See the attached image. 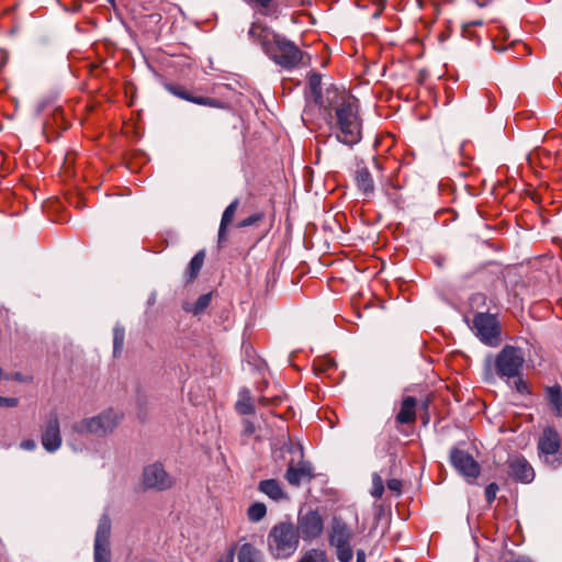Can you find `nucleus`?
Wrapping results in <instances>:
<instances>
[{
  "label": "nucleus",
  "instance_id": "1",
  "mask_svg": "<svg viewBox=\"0 0 562 562\" xmlns=\"http://www.w3.org/2000/svg\"><path fill=\"white\" fill-rule=\"evenodd\" d=\"M321 83L319 75L310 76L308 85L315 101L328 111L330 124L335 120L333 128H335L336 138L345 145L358 144L361 139V122L357 111V99L333 85L322 94Z\"/></svg>",
  "mask_w": 562,
  "mask_h": 562
},
{
  "label": "nucleus",
  "instance_id": "2",
  "mask_svg": "<svg viewBox=\"0 0 562 562\" xmlns=\"http://www.w3.org/2000/svg\"><path fill=\"white\" fill-rule=\"evenodd\" d=\"M248 34L260 44L272 61L284 69L291 70L299 66H306L311 61L310 56L295 43L262 24L252 23Z\"/></svg>",
  "mask_w": 562,
  "mask_h": 562
},
{
  "label": "nucleus",
  "instance_id": "3",
  "mask_svg": "<svg viewBox=\"0 0 562 562\" xmlns=\"http://www.w3.org/2000/svg\"><path fill=\"white\" fill-rule=\"evenodd\" d=\"M300 537L292 522L281 521L274 525L268 533L269 552L277 559L291 557L299 548Z\"/></svg>",
  "mask_w": 562,
  "mask_h": 562
},
{
  "label": "nucleus",
  "instance_id": "4",
  "mask_svg": "<svg viewBox=\"0 0 562 562\" xmlns=\"http://www.w3.org/2000/svg\"><path fill=\"white\" fill-rule=\"evenodd\" d=\"M123 418L124 415L121 411L109 408L95 416L81 419L72 428L79 435L103 438L112 434L120 426Z\"/></svg>",
  "mask_w": 562,
  "mask_h": 562
},
{
  "label": "nucleus",
  "instance_id": "5",
  "mask_svg": "<svg viewBox=\"0 0 562 562\" xmlns=\"http://www.w3.org/2000/svg\"><path fill=\"white\" fill-rule=\"evenodd\" d=\"M525 363L522 351L514 346H505L495 359L496 373L501 378H516Z\"/></svg>",
  "mask_w": 562,
  "mask_h": 562
},
{
  "label": "nucleus",
  "instance_id": "6",
  "mask_svg": "<svg viewBox=\"0 0 562 562\" xmlns=\"http://www.w3.org/2000/svg\"><path fill=\"white\" fill-rule=\"evenodd\" d=\"M351 539L350 528L341 520L334 519L329 543L336 549L337 559L340 562H349L352 559Z\"/></svg>",
  "mask_w": 562,
  "mask_h": 562
},
{
  "label": "nucleus",
  "instance_id": "7",
  "mask_svg": "<svg viewBox=\"0 0 562 562\" xmlns=\"http://www.w3.org/2000/svg\"><path fill=\"white\" fill-rule=\"evenodd\" d=\"M468 326L485 345L496 347L502 341V329L497 318H465Z\"/></svg>",
  "mask_w": 562,
  "mask_h": 562
},
{
  "label": "nucleus",
  "instance_id": "8",
  "mask_svg": "<svg viewBox=\"0 0 562 562\" xmlns=\"http://www.w3.org/2000/svg\"><path fill=\"white\" fill-rule=\"evenodd\" d=\"M295 528L300 538L304 541H312L323 533L324 519L315 509H301L297 515V527Z\"/></svg>",
  "mask_w": 562,
  "mask_h": 562
},
{
  "label": "nucleus",
  "instance_id": "9",
  "mask_svg": "<svg viewBox=\"0 0 562 562\" xmlns=\"http://www.w3.org/2000/svg\"><path fill=\"white\" fill-rule=\"evenodd\" d=\"M561 447V438L559 432L553 427H546L538 440V450L546 462L552 464L554 468L560 465L562 459L558 457Z\"/></svg>",
  "mask_w": 562,
  "mask_h": 562
},
{
  "label": "nucleus",
  "instance_id": "10",
  "mask_svg": "<svg viewBox=\"0 0 562 562\" xmlns=\"http://www.w3.org/2000/svg\"><path fill=\"white\" fill-rule=\"evenodd\" d=\"M450 461L453 468L468 481L473 483L481 473L480 464L467 451L461 449H452L450 452Z\"/></svg>",
  "mask_w": 562,
  "mask_h": 562
},
{
  "label": "nucleus",
  "instance_id": "11",
  "mask_svg": "<svg viewBox=\"0 0 562 562\" xmlns=\"http://www.w3.org/2000/svg\"><path fill=\"white\" fill-rule=\"evenodd\" d=\"M171 476L165 471L160 463L149 464L143 472V485L145 488L165 491L172 486Z\"/></svg>",
  "mask_w": 562,
  "mask_h": 562
},
{
  "label": "nucleus",
  "instance_id": "12",
  "mask_svg": "<svg viewBox=\"0 0 562 562\" xmlns=\"http://www.w3.org/2000/svg\"><path fill=\"white\" fill-rule=\"evenodd\" d=\"M59 420L56 414H52L41 429V442L48 452L57 451L61 446Z\"/></svg>",
  "mask_w": 562,
  "mask_h": 562
},
{
  "label": "nucleus",
  "instance_id": "13",
  "mask_svg": "<svg viewBox=\"0 0 562 562\" xmlns=\"http://www.w3.org/2000/svg\"><path fill=\"white\" fill-rule=\"evenodd\" d=\"M165 89L175 97L210 108L228 109V103L209 97H195L184 86L179 83H165Z\"/></svg>",
  "mask_w": 562,
  "mask_h": 562
},
{
  "label": "nucleus",
  "instance_id": "14",
  "mask_svg": "<svg viewBox=\"0 0 562 562\" xmlns=\"http://www.w3.org/2000/svg\"><path fill=\"white\" fill-rule=\"evenodd\" d=\"M284 476L290 485L299 486L304 481H311L315 473L310 462L300 460L295 464L293 461L289 463Z\"/></svg>",
  "mask_w": 562,
  "mask_h": 562
},
{
  "label": "nucleus",
  "instance_id": "15",
  "mask_svg": "<svg viewBox=\"0 0 562 562\" xmlns=\"http://www.w3.org/2000/svg\"><path fill=\"white\" fill-rule=\"evenodd\" d=\"M508 474L515 480L529 483L535 477V472L529 462L522 457H514L508 461Z\"/></svg>",
  "mask_w": 562,
  "mask_h": 562
},
{
  "label": "nucleus",
  "instance_id": "16",
  "mask_svg": "<svg viewBox=\"0 0 562 562\" xmlns=\"http://www.w3.org/2000/svg\"><path fill=\"white\" fill-rule=\"evenodd\" d=\"M353 179L358 190L361 191L363 195L370 196L374 193V180L363 162L357 164Z\"/></svg>",
  "mask_w": 562,
  "mask_h": 562
},
{
  "label": "nucleus",
  "instance_id": "17",
  "mask_svg": "<svg viewBox=\"0 0 562 562\" xmlns=\"http://www.w3.org/2000/svg\"><path fill=\"white\" fill-rule=\"evenodd\" d=\"M416 400L413 396H406L403 398L400 412L396 415V422L398 424H412L416 420Z\"/></svg>",
  "mask_w": 562,
  "mask_h": 562
},
{
  "label": "nucleus",
  "instance_id": "18",
  "mask_svg": "<svg viewBox=\"0 0 562 562\" xmlns=\"http://www.w3.org/2000/svg\"><path fill=\"white\" fill-rule=\"evenodd\" d=\"M204 260H205V251L204 250H200L193 256V258L189 262V265L183 273L186 284L192 283L198 278V276L200 274V271L204 265Z\"/></svg>",
  "mask_w": 562,
  "mask_h": 562
},
{
  "label": "nucleus",
  "instance_id": "19",
  "mask_svg": "<svg viewBox=\"0 0 562 562\" xmlns=\"http://www.w3.org/2000/svg\"><path fill=\"white\" fill-rule=\"evenodd\" d=\"M238 206H239V200L235 199L223 212L220 228H218V244L220 245H222L226 239L227 226L233 222Z\"/></svg>",
  "mask_w": 562,
  "mask_h": 562
},
{
  "label": "nucleus",
  "instance_id": "20",
  "mask_svg": "<svg viewBox=\"0 0 562 562\" xmlns=\"http://www.w3.org/2000/svg\"><path fill=\"white\" fill-rule=\"evenodd\" d=\"M258 490L276 502L286 498V494L277 480L261 481L258 485Z\"/></svg>",
  "mask_w": 562,
  "mask_h": 562
},
{
  "label": "nucleus",
  "instance_id": "21",
  "mask_svg": "<svg viewBox=\"0 0 562 562\" xmlns=\"http://www.w3.org/2000/svg\"><path fill=\"white\" fill-rule=\"evenodd\" d=\"M469 306L472 316H496L490 313L486 305V296L483 293H475L469 299Z\"/></svg>",
  "mask_w": 562,
  "mask_h": 562
},
{
  "label": "nucleus",
  "instance_id": "22",
  "mask_svg": "<svg viewBox=\"0 0 562 562\" xmlns=\"http://www.w3.org/2000/svg\"><path fill=\"white\" fill-rule=\"evenodd\" d=\"M547 398L554 414L562 416V390L561 386L554 385L547 389Z\"/></svg>",
  "mask_w": 562,
  "mask_h": 562
},
{
  "label": "nucleus",
  "instance_id": "23",
  "mask_svg": "<svg viewBox=\"0 0 562 562\" xmlns=\"http://www.w3.org/2000/svg\"><path fill=\"white\" fill-rule=\"evenodd\" d=\"M252 7L259 8L260 13L265 15H277L279 5L276 0H245Z\"/></svg>",
  "mask_w": 562,
  "mask_h": 562
},
{
  "label": "nucleus",
  "instance_id": "24",
  "mask_svg": "<svg viewBox=\"0 0 562 562\" xmlns=\"http://www.w3.org/2000/svg\"><path fill=\"white\" fill-rule=\"evenodd\" d=\"M238 562H260V552L250 543H244L238 552Z\"/></svg>",
  "mask_w": 562,
  "mask_h": 562
},
{
  "label": "nucleus",
  "instance_id": "25",
  "mask_svg": "<svg viewBox=\"0 0 562 562\" xmlns=\"http://www.w3.org/2000/svg\"><path fill=\"white\" fill-rule=\"evenodd\" d=\"M111 533V522L108 517H102L99 521L94 543H109Z\"/></svg>",
  "mask_w": 562,
  "mask_h": 562
},
{
  "label": "nucleus",
  "instance_id": "26",
  "mask_svg": "<svg viewBox=\"0 0 562 562\" xmlns=\"http://www.w3.org/2000/svg\"><path fill=\"white\" fill-rule=\"evenodd\" d=\"M211 301H212V292L202 294L191 306L186 307V312L193 313V314H201L211 304Z\"/></svg>",
  "mask_w": 562,
  "mask_h": 562
},
{
  "label": "nucleus",
  "instance_id": "27",
  "mask_svg": "<svg viewBox=\"0 0 562 562\" xmlns=\"http://www.w3.org/2000/svg\"><path fill=\"white\" fill-rule=\"evenodd\" d=\"M267 514V507L263 503H254L247 510L248 519L252 522L260 521Z\"/></svg>",
  "mask_w": 562,
  "mask_h": 562
},
{
  "label": "nucleus",
  "instance_id": "28",
  "mask_svg": "<svg viewBox=\"0 0 562 562\" xmlns=\"http://www.w3.org/2000/svg\"><path fill=\"white\" fill-rule=\"evenodd\" d=\"M125 331L124 328L115 327L113 333V353L114 357L121 355L124 347Z\"/></svg>",
  "mask_w": 562,
  "mask_h": 562
},
{
  "label": "nucleus",
  "instance_id": "29",
  "mask_svg": "<svg viewBox=\"0 0 562 562\" xmlns=\"http://www.w3.org/2000/svg\"><path fill=\"white\" fill-rule=\"evenodd\" d=\"M299 562H328L326 553L322 550L311 549L306 551Z\"/></svg>",
  "mask_w": 562,
  "mask_h": 562
},
{
  "label": "nucleus",
  "instance_id": "30",
  "mask_svg": "<svg viewBox=\"0 0 562 562\" xmlns=\"http://www.w3.org/2000/svg\"><path fill=\"white\" fill-rule=\"evenodd\" d=\"M335 367L331 358H318L314 360L313 368L316 373H325Z\"/></svg>",
  "mask_w": 562,
  "mask_h": 562
},
{
  "label": "nucleus",
  "instance_id": "31",
  "mask_svg": "<svg viewBox=\"0 0 562 562\" xmlns=\"http://www.w3.org/2000/svg\"><path fill=\"white\" fill-rule=\"evenodd\" d=\"M109 543H94V562H109Z\"/></svg>",
  "mask_w": 562,
  "mask_h": 562
},
{
  "label": "nucleus",
  "instance_id": "32",
  "mask_svg": "<svg viewBox=\"0 0 562 562\" xmlns=\"http://www.w3.org/2000/svg\"><path fill=\"white\" fill-rule=\"evenodd\" d=\"M236 409L241 415L252 414L255 412V407L251 398L247 394L243 395V398L236 403Z\"/></svg>",
  "mask_w": 562,
  "mask_h": 562
},
{
  "label": "nucleus",
  "instance_id": "33",
  "mask_svg": "<svg viewBox=\"0 0 562 562\" xmlns=\"http://www.w3.org/2000/svg\"><path fill=\"white\" fill-rule=\"evenodd\" d=\"M370 493L374 498H381L384 493V483L378 473L372 474V488Z\"/></svg>",
  "mask_w": 562,
  "mask_h": 562
},
{
  "label": "nucleus",
  "instance_id": "34",
  "mask_svg": "<svg viewBox=\"0 0 562 562\" xmlns=\"http://www.w3.org/2000/svg\"><path fill=\"white\" fill-rule=\"evenodd\" d=\"M265 217H266V215L263 212H257V213L244 218L243 221L238 222L236 226L238 228L249 227V226L256 225L257 223L263 221Z\"/></svg>",
  "mask_w": 562,
  "mask_h": 562
},
{
  "label": "nucleus",
  "instance_id": "35",
  "mask_svg": "<svg viewBox=\"0 0 562 562\" xmlns=\"http://www.w3.org/2000/svg\"><path fill=\"white\" fill-rule=\"evenodd\" d=\"M498 492V485L496 483H491L485 487V498L488 504L493 503L496 498V494Z\"/></svg>",
  "mask_w": 562,
  "mask_h": 562
},
{
  "label": "nucleus",
  "instance_id": "36",
  "mask_svg": "<svg viewBox=\"0 0 562 562\" xmlns=\"http://www.w3.org/2000/svg\"><path fill=\"white\" fill-rule=\"evenodd\" d=\"M518 379L515 381V389L518 393L520 394H528L530 391H529V385L526 381H524L520 375L517 376Z\"/></svg>",
  "mask_w": 562,
  "mask_h": 562
},
{
  "label": "nucleus",
  "instance_id": "37",
  "mask_svg": "<svg viewBox=\"0 0 562 562\" xmlns=\"http://www.w3.org/2000/svg\"><path fill=\"white\" fill-rule=\"evenodd\" d=\"M387 488L396 494H401L402 492V481L397 479H391L386 483Z\"/></svg>",
  "mask_w": 562,
  "mask_h": 562
},
{
  "label": "nucleus",
  "instance_id": "38",
  "mask_svg": "<svg viewBox=\"0 0 562 562\" xmlns=\"http://www.w3.org/2000/svg\"><path fill=\"white\" fill-rule=\"evenodd\" d=\"M19 400L16 397H3L0 396V406L4 407H16Z\"/></svg>",
  "mask_w": 562,
  "mask_h": 562
},
{
  "label": "nucleus",
  "instance_id": "39",
  "mask_svg": "<svg viewBox=\"0 0 562 562\" xmlns=\"http://www.w3.org/2000/svg\"><path fill=\"white\" fill-rule=\"evenodd\" d=\"M20 448L23 450L32 451L36 448V442L33 439H25L21 441Z\"/></svg>",
  "mask_w": 562,
  "mask_h": 562
},
{
  "label": "nucleus",
  "instance_id": "40",
  "mask_svg": "<svg viewBox=\"0 0 562 562\" xmlns=\"http://www.w3.org/2000/svg\"><path fill=\"white\" fill-rule=\"evenodd\" d=\"M216 562H234V550H228Z\"/></svg>",
  "mask_w": 562,
  "mask_h": 562
},
{
  "label": "nucleus",
  "instance_id": "41",
  "mask_svg": "<svg viewBox=\"0 0 562 562\" xmlns=\"http://www.w3.org/2000/svg\"><path fill=\"white\" fill-rule=\"evenodd\" d=\"M244 432L248 436L252 435L255 432V425L249 420H245L244 422Z\"/></svg>",
  "mask_w": 562,
  "mask_h": 562
},
{
  "label": "nucleus",
  "instance_id": "42",
  "mask_svg": "<svg viewBox=\"0 0 562 562\" xmlns=\"http://www.w3.org/2000/svg\"><path fill=\"white\" fill-rule=\"evenodd\" d=\"M357 562H366V554L362 550L357 552Z\"/></svg>",
  "mask_w": 562,
  "mask_h": 562
},
{
  "label": "nucleus",
  "instance_id": "43",
  "mask_svg": "<svg viewBox=\"0 0 562 562\" xmlns=\"http://www.w3.org/2000/svg\"><path fill=\"white\" fill-rule=\"evenodd\" d=\"M470 27H471V25H469V24H468V25H464V27H463V34H464V36H468V34H470Z\"/></svg>",
  "mask_w": 562,
  "mask_h": 562
},
{
  "label": "nucleus",
  "instance_id": "44",
  "mask_svg": "<svg viewBox=\"0 0 562 562\" xmlns=\"http://www.w3.org/2000/svg\"><path fill=\"white\" fill-rule=\"evenodd\" d=\"M373 162H374V165H375V167H376V168H380V162H379V160H378V159H375V158H374V159H373Z\"/></svg>",
  "mask_w": 562,
  "mask_h": 562
},
{
  "label": "nucleus",
  "instance_id": "45",
  "mask_svg": "<svg viewBox=\"0 0 562 562\" xmlns=\"http://www.w3.org/2000/svg\"><path fill=\"white\" fill-rule=\"evenodd\" d=\"M481 24H482L481 21H476V22L471 23L470 25L472 26V25H481Z\"/></svg>",
  "mask_w": 562,
  "mask_h": 562
},
{
  "label": "nucleus",
  "instance_id": "46",
  "mask_svg": "<svg viewBox=\"0 0 562 562\" xmlns=\"http://www.w3.org/2000/svg\"><path fill=\"white\" fill-rule=\"evenodd\" d=\"M260 402H261L263 405H267V404H268V401H267L265 397H262V398L260 400Z\"/></svg>",
  "mask_w": 562,
  "mask_h": 562
},
{
  "label": "nucleus",
  "instance_id": "47",
  "mask_svg": "<svg viewBox=\"0 0 562 562\" xmlns=\"http://www.w3.org/2000/svg\"><path fill=\"white\" fill-rule=\"evenodd\" d=\"M109 1H110L111 3H113V2H114V0H109Z\"/></svg>",
  "mask_w": 562,
  "mask_h": 562
}]
</instances>
